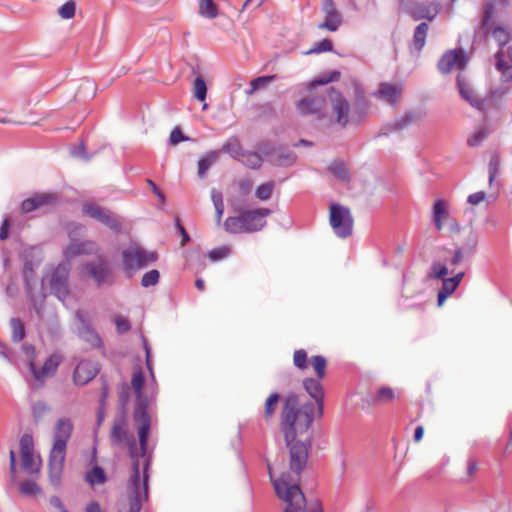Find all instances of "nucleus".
Listing matches in <instances>:
<instances>
[{
	"label": "nucleus",
	"mask_w": 512,
	"mask_h": 512,
	"mask_svg": "<svg viewBox=\"0 0 512 512\" xmlns=\"http://www.w3.org/2000/svg\"><path fill=\"white\" fill-rule=\"evenodd\" d=\"M313 422L312 402L301 404L298 394L289 392L283 400L279 426L289 449V468L295 478L290 473H282L276 478L270 463H267L269 478L276 495L286 503L284 512H306V497L299 486V480L307 466L312 448Z\"/></svg>",
	"instance_id": "1"
},
{
	"label": "nucleus",
	"mask_w": 512,
	"mask_h": 512,
	"mask_svg": "<svg viewBox=\"0 0 512 512\" xmlns=\"http://www.w3.org/2000/svg\"><path fill=\"white\" fill-rule=\"evenodd\" d=\"M151 423H149L146 434L144 438H141V425L138 428V441L139 448L137 447V443L135 438H130V442L127 443L129 457L132 460V475L130 477V481L135 486L136 482H140V461L139 458H145L143 463V489L144 494L147 496L148 493V470L151 463V455L148 452V440L150 435Z\"/></svg>",
	"instance_id": "2"
},
{
	"label": "nucleus",
	"mask_w": 512,
	"mask_h": 512,
	"mask_svg": "<svg viewBox=\"0 0 512 512\" xmlns=\"http://www.w3.org/2000/svg\"><path fill=\"white\" fill-rule=\"evenodd\" d=\"M145 384V375L141 368L134 371L131 385L135 392V407L133 412V420L136 423L141 424V438H144L149 423H151V416L148 411L149 401L146 395L143 393V387Z\"/></svg>",
	"instance_id": "3"
},
{
	"label": "nucleus",
	"mask_w": 512,
	"mask_h": 512,
	"mask_svg": "<svg viewBox=\"0 0 512 512\" xmlns=\"http://www.w3.org/2000/svg\"><path fill=\"white\" fill-rule=\"evenodd\" d=\"M258 213L253 210H243L238 216H230L224 221V229L231 234L253 233L261 230L257 222Z\"/></svg>",
	"instance_id": "4"
},
{
	"label": "nucleus",
	"mask_w": 512,
	"mask_h": 512,
	"mask_svg": "<svg viewBox=\"0 0 512 512\" xmlns=\"http://www.w3.org/2000/svg\"><path fill=\"white\" fill-rule=\"evenodd\" d=\"M330 225L340 238H347L353 232V217L350 209L338 203L330 206Z\"/></svg>",
	"instance_id": "5"
},
{
	"label": "nucleus",
	"mask_w": 512,
	"mask_h": 512,
	"mask_svg": "<svg viewBox=\"0 0 512 512\" xmlns=\"http://www.w3.org/2000/svg\"><path fill=\"white\" fill-rule=\"evenodd\" d=\"M123 265L126 271L142 269L158 260L155 251H147L141 247H130L122 252Z\"/></svg>",
	"instance_id": "6"
},
{
	"label": "nucleus",
	"mask_w": 512,
	"mask_h": 512,
	"mask_svg": "<svg viewBox=\"0 0 512 512\" xmlns=\"http://www.w3.org/2000/svg\"><path fill=\"white\" fill-rule=\"evenodd\" d=\"M70 273L69 261H63L53 270L49 285L51 293L60 301H64L69 295L68 277Z\"/></svg>",
	"instance_id": "7"
},
{
	"label": "nucleus",
	"mask_w": 512,
	"mask_h": 512,
	"mask_svg": "<svg viewBox=\"0 0 512 512\" xmlns=\"http://www.w3.org/2000/svg\"><path fill=\"white\" fill-rule=\"evenodd\" d=\"M82 212L90 218L99 221L114 232L121 231V221L108 208H104L93 203H85L82 206Z\"/></svg>",
	"instance_id": "8"
},
{
	"label": "nucleus",
	"mask_w": 512,
	"mask_h": 512,
	"mask_svg": "<svg viewBox=\"0 0 512 512\" xmlns=\"http://www.w3.org/2000/svg\"><path fill=\"white\" fill-rule=\"evenodd\" d=\"M73 432V423L68 418H60L54 427L53 446L49 454L66 456L67 442Z\"/></svg>",
	"instance_id": "9"
},
{
	"label": "nucleus",
	"mask_w": 512,
	"mask_h": 512,
	"mask_svg": "<svg viewBox=\"0 0 512 512\" xmlns=\"http://www.w3.org/2000/svg\"><path fill=\"white\" fill-rule=\"evenodd\" d=\"M328 96L337 124L345 128L350 123V103L342 92L333 87L329 88Z\"/></svg>",
	"instance_id": "10"
},
{
	"label": "nucleus",
	"mask_w": 512,
	"mask_h": 512,
	"mask_svg": "<svg viewBox=\"0 0 512 512\" xmlns=\"http://www.w3.org/2000/svg\"><path fill=\"white\" fill-rule=\"evenodd\" d=\"M399 7L415 20L427 19L432 21L438 14L436 6L417 0H400Z\"/></svg>",
	"instance_id": "11"
},
{
	"label": "nucleus",
	"mask_w": 512,
	"mask_h": 512,
	"mask_svg": "<svg viewBox=\"0 0 512 512\" xmlns=\"http://www.w3.org/2000/svg\"><path fill=\"white\" fill-rule=\"evenodd\" d=\"M478 243L477 234L472 229L464 231L463 240L459 243H454L455 252L450 258V265H457L465 258L472 256L476 250Z\"/></svg>",
	"instance_id": "12"
},
{
	"label": "nucleus",
	"mask_w": 512,
	"mask_h": 512,
	"mask_svg": "<svg viewBox=\"0 0 512 512\" xmlns=\"http://www.w3.org/2000/svg\"><path fill=\"white\" fill-rule=\"evenodd\" d=\"M321 380L319 378L307 377L303 379V388L307 392V394L314 399V417L317 415L319 418H322L324 414V400H325V392L323 385L321 384Z\"/></svg>",
	"instance_id": "13"
},
{
	"label": "nucleus",
	"mask_w": 512,
	"mask_h": 512,
	"mask_svg": "<svg viewBox=\"0 0 512 512\" xmlns=\"http://www.w3.org/2000/svg\"><path fill=\"white\" fill-rule=\"evenodd\" d=\"M83 267L95 280L98 287L104 284L111 285L113 283L111 269L104 259H98L96 262H87Z\"/></svg>",
	"instance_id": "14"
},
{
	"label": "nucleus",
	"mask_w": 512,
	"mask_h": 512,
	"mask_svg": "<svg viewBox=\"0 0 512 512\" xmlns=\"http://www.w3.org/2000/svg\"><path fill=\"white\" fill-rule=\"evenodd\" d=\"M325 104L326 100L323 96L305 97L297 102L296 109L302 116L316 115L319 119H322Z\"/></svg>",
	"instance_id": "15"
},
{
	"label": "nucleus",
	"mask_w": 512,
	"mask_h": 512,
	"mask_svg": "<svg viewBox=\"0 0 512 512\" xmlns=\"http://www.w3.org/2000/svg\"><path fill=\"white\" fill-rule=\"evenodd\" d=\"M456 86L462 99L467 101L473 108L477 109L478 111H485V100L474 96L473 89L470 86L468 78L461 72L457 75Z\"/></svg>",
	"instance_id": "16"
},
{
	"label": "nucleus",
	"mask_w": 512,
	"mask_h": 512,
	"mask_svg": "<svg viewBox=\"0 0 512 512\" xmlns=\"http://www.w3.org/2000/svg\"><path fill=\"white\" fill-rule=\"evenodd\" d=\"M425 116L426 113L422 109L410 110L407 111L403 117L395 119L393 122L387 123L384 129L386 130V133L401 131L413 124L420 123Z\"/></svg>",
	"instance_id": "17"
},
{
	"label": "nucleus",
	"mask_w": 512,
	"mask_h": 512,
	"mask_svg": "<svg viewBox=\"0 0 512 512\" xmlns=\"http://www.w3.org/2000/svg\"><path fill=\"white\" fill-rule=\"evenodd\" d=\"M60 362L61 357L59 355L53 354L45 360L41 370L37 369L33 360H29L28 367L34 379L40 383H43L45 377L53 376L57 372Z\"/></svg>",
	"instance_id": "18"
},
{
	"label": "nucleus",
	"mask_w": 512,
	"mask_h": 512,
	"mask_svg": "<svg viewBox=\"0 0 512 512\" xmlns=\"http://www.w3.org/2000/svg\"><path fill=\"white\" fill-rule=\"evenodd\" d=\"M322 11L325 13L324 21L318 25L320 29H326L331 32L338 30L342 23L341 14L338 12L333 0H323Z\"/></svg>",
	"instance_id": "19"
},
{
	"label": "nucleus",
	"mask_w": 512,
	"mask_h": 512,
	"mask_svg": "<svg viewBox=\"0 0 512 512\" xmlns=\"http://www.w3.org/2000/svg\"><path fill=\"white\" fill-rule=\"evenodd\" d=\"M448 267L440 262H434L427 274L428 278L442 281V287L438 292L437 306L441 307L448 298Z\"/></svg>",
	"instance_id": "20"
},
{
	"label": "nucleus",
	"mask_w": 512,
	"mask_h": 512,
	"mask_svg": "<svg viewBox=\"0 0 512 512\" xmlns=\"http://www.w3.org/2000/svg\"><path fill=\"white\" fill-rule=\"evenodd\" d=\"M98 373L95 363L90 360H81L76 365L73 372V381L76 385L84 386L88 384Z\"/></svg>",
	"instance_id": "21"
},
{
	"label": "nucleus",
	"mask_w": 512,
	"mask_h": 512,
	"mask_svg": "<svg viewBox=\"0 0 512 512\" xmlns=\"http://www.w3.org/2000/svg\"><path fill=\"white\" fill-rule=\"evenodd\" d=\"M76 318L81 323L79 335L94 348L103 347V341L97 331L93 328L90 320L80 311L76 312Z\"/></svg>",
	"instance_id": "22"
},
{
	"label": "nucleus",
	"mask_w": 512,
	"mask_h": 512,
	"mask_svg": "<svg viewBox=\"0 0 512 512\" xmlns=\"http://www.w3.org/2000/svg\"><path fill=\"white\" fill-rule=\"evenodd\" d=\"M57 201V196L55 194L43 193L36 194L30 198L25 199L21 203V211L23 213H30L39 209L45 205L53 204Z\"/></svg>",
	"instance_id": "23"
},
{
	"label": "nucleus",
	"mask_w": 512,
	"mask_h": 512,
	"mask_svg": "<svg viewBox=\"0 0 512 512\" xmlns=\"http://www.w3.org/2000/svg\"><path fill=\"white\" fill-rule=\"evenodd\" d=\"M65 456L49 454L48 459V473L49 480L52 486L59 488L61 485V478L64 468Z\"/></svg>",
	"instance_id": "24"
},
{
	"label": "nucleus",
	"mask_w": 512,
	"mask_h": 512,
	"mask_svg": "<svg viewBox=\"0 0 512 512\" xmlns=\"http://www.w3.org/2000/svg\"><path fill=\"white\" fill-rule=\"evenodd\" d=\"M401 91V85L382 82L374 95L380 99L386 100L391 105H395L399 101Z\"/></svg>",
	"instance_id": "25"
},
{
	"label": "nucleus",
	"mask_w": 512,
	"mask_h": 512,
	"mask_svg": "<svg viewBox=\"0 0 512 512\" xmlns=\"http://www.w3.org/2000/svg\"><path fill=\"white\" fill-rule=\"evenodd\" d=\"M429 26L426 22L418 24L414 30L412 43L410 44V53L418 57L426 44L427 31Z\"/></svg>",
	"instance_id": "26"
},
{
	"label": "nucleus",
	"mask_w": 512,
	"mask_h": 512,
	"mask_svg": "<svg viewBox=\"0 0 512 512\" xmlns=\"http://www.w3.org/2000/svg\"><path fill=\"white\" fill-rule=\"evenodd\" d=\"M401 396L400 390H395L389 386L379 387L372 397L373 405H386L399 399Z\"/></svg>",
	"instance_id": "27"
},
{
	"label": "nucleus",
	"mask_w": 512,
	"mask_h": 512,
	"mask_svg": "<svg viewBox=\"0 0 512 512\" xmlns=\"http://www.w3.org/2000/svg\"><path fill=\"white\" fill-rule=\"evenodd\" d=\"M125 423V416H121L118 421H115L110 434V439L113 445L127 444L130 442V438H134L127 430L122 426Z\"/></svg>",
	"instance_id": "28"
},
{
	"label": "nucleus",
	"mask_w": 512,
	"mask_h": 512,
	"mask_svg": "<svg viewBox=\"0 0 512 512\" xmlns=\"http://www.w3.org/2000/svg\"><path fill=\"white\" fill-rule=\"evenodd\" d=\"M96 244L93 241H71L65 249V256L72 258L78 255L91 254L95 251Z\"/></svg>",
	"instance_id": "29"
},
{
	"label": "nucleus",
	"mask_w": 512,
	"mask_h": 512,
	"mask_svg": "<svg viewBox=\"0 0 512 512\" xmlns=\"http://www.w3.org/2000/svg\"><path fill=\"white\" fill-rule=\"evenodd\" d=\"M369 107V102L365 97L363 88L361 85L357 84L355 86V104L353 109L352 121H354V116H358V121L366 115L367 109Z\"/></svg>",
	"instance_id": "30"
},
{
	"label": "nucleus",
	"mask_w": 512,
	"mask_h": 512,
	"mask_svg": "<svg viewBox=\"0 0 512 512\" xmlns=\"http://www.w3.org/2000/svg\"><path fill=\"white\" fill-rule=\"evenodd\" d=\"M296 159L297 156L291 149L278 147L274 158L271 159V162L277 166L288 167L292 166L296 162Z\"/></svg>",
	"instance_id": "31"
},
{
	"label": "nucleus",
	"mask_w": 512,
	"mask_h": 512,
	"mask_svg": "<svg viewBox=\"0 0 512 512\" xmlns=\"http://www.w3.org/2000/svg\"><path fill=\"white\" fill-rule=\"evenodd\" d=\"M498 2L502 6H507L510 4V0H489L484 4L481 26L485 34L489 32V25L492 20L494 8Z\"/></svg>",
	"instance_id": "32"
},
{
	"label": "nucleus",
	"mask_w": 512,
	"mask_h": 512,
	"mask_svg": "<svg viewBox=\"0 0 512 512\" xmlns=\"http://www.w3.org/2000/svg\"><path fill=\"white\" fill-rule=\"evenodd\" d=\"M84 479L91 487H94L96 485L104 484L107 481V475L101 466L94 465L86 471Z\"/></svg>",
	"instance_id": "33"
},
{
	"label": "nucleus",
	"mask_w": 512,
	"mask_h": 512,
	"mask_svg": "<svg viewBox=\"0 0 512 512\" xmlns=\"http://www.w3.org/2000/svg\"><path fill=\"white\" fill-rule=\"evenodd\" d=\"M22 256L24 265L34 269H37L43 260L42 251L37 247L26 248Z\"/></svg>",
	"instance_id": "34"
},
{
	"label": "nucleus",
	"mask_w": 512,
	"mask_h": 512,
	"mask_svg": "<svg viewBox=\"0 0 512 512\" xmlns=\"http://www.w3.org/2000/svg\"><path fill=\"white\" fill-rule=\"evenodd\" d=\"M219 159L218 151H208L205 155L198 160V176L203 179L212 164L216 163Z\"/></svg>",
	"instance_id": "35"
},
{
	"label": "nucleus",
	"mask_w": 512,
	"mask_h": 512,
	"mask_svg": "<svg viewBox=\"0 0 512 512\" xmlns=\"http://www.w3.org/2000/svg\"><path fill=\"white\" fill-rule=\"evenodd\" d=\"M328 170L340 181L349 182L351 179L349 170L342 160H333L328 166Z\"/></svg>",
	"instance_id": "36"
},
{
	"label": "nucleus",
	"mask_w": 512,
	"mask_h": 512,
	"mask_svg": "<svg viewBox=\"0 0 512 512\" xmlns=\"http://www.w3.org/2000/svg\"><path fill=\"white\" fill-rule=\"evenodd\" d=\"M468 61L467 53L462 48L450 49V69H464Z\"/></svg>",
	"instance_id": "37"
},
{
	"label": "nucleus",
	"mask_w": 512,
	"mask_h": 512,
	"mask_svg": "<svg viewBox=\"0 0 512 512\" xmlns=\"http://www.w3.org/2000/svg\"><path fill=\"white\" fill-rule=\"evenodd\" d=\"M222 151L237 159L244 154L243 147L237 137H231L222 146Z\"/></svg>",
	"instance_id": "38"
},
{
	"label": "nucleus",
	"mask_w": 512,
	"mask_h": 512,
	"mask_svg": "<svg viewBox=\"0 0 512 512\" xmlns=\"http://www.w3.org/2000/svg\"><path fill=\"white\" fill-rule=\"evenodd\" d=\"M199 14L207 19L218 16V7L213 0H199Z\"/></svg>",
	"instance_id": "39"
},
{
	"label": "nucleus",
	"mask_w": 512,
	"mask_h": 512,
	"mask_svg": "<svg viewBox=\"0 0 512 512\" xmlns=\"http://www.w3.org/2000/svg\"><path fill=\"white\" fill-rule=\"evenodd\" d=\"M507 57L509 59L510 64H508L504 59V51L498 50V52L495 54L496 69L504 73L507 71H511L510 76L512 78V45L507 49Z\"/></svg>",
	"instance_id": "40"
},
{
	"label": "nucleus",
	"mask_w": 512,
	"mask_h": 512,
	"mask_svg": "<svg viewBox=\"0 0 512 512\" xmlns=\"http://www.w3.org/2000/svg\"><path fill=\"white\" fill-rule=\"evenodd\" d=\"M241 156L244 158L243 164L250 169L258 170L263 164V159L258 152L244 151Z\"/></svg>",
	"instance_id": "41"
},
{
	"label": "nucleus",
	"mask_w": 512,
	"mask_h": 512,
	"mask_svg": "<svg viewBox=\"0 0 512 512\" xmlns=\"http://www.w3.org/2000/svg\"><path fill=\"white\" fill-rule=\"evenodd\" d=\"M10 327L12 330L11 339L14 343L22 341L26 335L25 327L19 318L13 317L10 319Z\"/></svg>",
	"instance_id": "42"
},
{
	"label": "nucleus",
	"mask_w": 512,
	"mask_h": 512,
	"mask_svg": "<svg viewBox=\"0 0 512 512\" xmlns=\"http://www.w3.org/2000/svg\"><path fill=\"white\" fill-rule=\"evenodd\" d=\"M35 270L34 268L23 266L22 275L26 294L35 292Z\"/></svg>",
	"instance_id": "43"
},
{
	"label": "nucleus",
	"mask_w": 512,
	"mask_h": 512,
	"mask_svg": "<svg viewBox=\"0 0 512 512\" xmlns=\"http://www.w3.org/2000/svg\"><path fill=\"white\" fill-rule=\"evenodd\" d=\"M447 214L445 203L441 199H437L433 205V221L437 230L442 229V217Z\"/></svg>",
	"instance_id": "44"
},
{
	"label": "nucleus",
	"mask_w": 512,
	"mask_h": 512,
	"mask_svg": "<svg viewBox=\"0 0 512 512\" xmlns=\"http://www.w3.org/2000/svg\"><path fill=\"white\" fill-rule=\"evenodd\" d=\"M310 362L316 373V378L324 379L327 366L326 358L322 355H315L311 358Z\"/></svg>",
	"instance_id": "45"
},
{
	"label": "nucleus",
	"mask_w": 512,
	"mask_h": 512,
	"mask_svg": "<svg viewBox=\"0 0 512 512\" xmlns=\"http://www.w3.org/2000/svg\"><path fill=\"white\" fill-rule=\"evenodd\" d=\"M492 36L499 46V50H503V47L510 41L511 35L507 29L502 26H496L492 31Z\"/></svg>",
	"instance_id": "46"
},
{
	"label": "nucleus",
	"mask_w": 512,
	"mask_h": 512,
	"mask_svg": "<svg viewBox=\"0 0 512 512\" xmlns=\"http://www.w3.org/2000/svg\"><path fill=\"white\" fill-rule=\"evenodd\" d=\"M139 486H140V482H136L135 486L132 484L131 481L129 482L128 489L132 493V499H131L130 505H129V512H140V510H141Z\"/></svg>",
	"instance_id": "47"
},
{
	"label": "nucleus",
	"mask_w": 512,
	"mask_h": 512,
	"mask_svg": "<svg viewBox=\"0 0 512 512\" xmlns=\"http://www.w3.org/2000/svg\"><path fill=\"white\" fill-rule=\"evenodd\" d=\"M22 468L29 474L39 473L41 462L36 463L33 454L21 455Z\"/></svg>",
	"instance_id": "48"
},
{
	"label": "nucleus",
	"mask_w": 512,
	"mask_h": 512,
	"mask_svg": "<svg viewBox=\"0 0 512 512\" xmlns=\"http://www.w3.org/2000/svg\"><path fill=\"white\" fill-rule=\"evenodd\" d=\"M19 490L26 496H35L41 493V488L34 480H24L19 484Z\"/></svg>",
	"instance_id": "49"
},
{
	"label": "nucleus",
	"mask_w": 512,
	"mask_h": 512,
	"mask_svg": "<svg viewBox=\"0 0 512 512\" xmlns=\"http://www.w3.org/2000/svg\"><path fill=\"white\" fill-rule=\"evenodd\" d=\"M194 96L201 102L207 97V85L205 79L201 75H198L194 80Z\"/></svg>",
	"instance_id": "50"
},
{
	"label": "nucleus",
	"mask_w": 512,
	"mask_h": 512,
	"mask_svg": "<svg viewBox=\"0 0 512 512\" xmlns=\"http://www.w3.org/2000/svg\"><path fill=\"white\" fill-rule=\"evenodd\" d=\"M500 158L497 154H493L488 163V182L492 186L495 178L497 177L500 170Z\"/></svg>",
	"instance_id": "51"
},
{
	"label": "nucleus",
	"mask_w": 512,
	"mask_h": 512,
	"mask_svg": "<svg viewBox=\"0 0 512 512\" xmlns=\"http://www.w3.org/2000/svg\"><path fill=\"white\" fill-rule=\"evenodd\" d=\"M280 400V394L273 392L265 401L264 413L266 418H270L276 411L278 402Z\"/></svg>",
	"instance_id": "52"
},
{
	"label": "nucleus",
	"mask_w": 512,
	"mask_h": 512,
	"mask_svg": "<svg viewBox=\"0 0 512 512\" xmlns=\"http://www.w3.org/2000/svg\"><path fill=\"white\" fill-rule=\"evenodd\" d=\"M212 202L215 208L216 213V221L219 223L221 221L222 215L224 213V203H223V196L222 193L219 191H216L215 189L212 190Z\"/></svg>",
	"instance_id": "53"
},
{
	"label": "nucleus",
	"mask_w": 512,
	"mask_h": 512,
	"mask_svg": "<svg viewBox=\"0 0 512 512\" xmlns=\"http://www.w3.org/2000/svg\"><path fill=\"white\" fill-rule=\"evenodd\" d=\"M445 462H442L440 465L430 469L425 474V477L434 482L445 480Z\"/></svg>",
	"instance_id": "54"
},
{
	"label": "nucleus",
	"mask_w": 512,
	"mask_h": 512,
	"mask_svg": "<svg viewBox=\"0 0 512 512\" xmlns=\"http://www.w3.org/2000/svg\"><path fill=\"white\" fill-rule=\"evenodd\" d=\"M21 455L33 454L34 440L32 435L23 434L19 441Z\"/></svg>",
	"instance_id": "55"
},
{
	"label": "nucleus",
	"mask_w": 512,
	"mask_h": 512,
	"mask_svg": "<svg viewBox=\"0 0 512 512\" xmlns=\"http://www.w3.org/2000/svg\"><path fill=\"white\" fill-rule=\"evenodd\" d=\"M230 253H231V249L228 246L224 245V246H220V247L210 250L208 252V258L212 262H217V261L223 260L226 257H228L230 255Z\"/></svg>",
	"instance_id": "56"
},
{
	"label": "nucleus",
	"mask_w": 512,
	"mask_h": 512,
	"mask_svg": "<svg viewBox=\"0 0 512 512\" xmlns=\"http://www.w3.org/2000/svg\"><path fill=\"white\" fill-rule=\"evenodd\" d=\"M159 279L160 272L157 269H152L143 275L141 285L145 288L155 286L159 282Z\"/></svg>",
	"instance_id": "57"
},
{
	"label": "nucleus",
	"mask_w": 512,
	"mask_h": 512,
	"mask_svg": "<svg viewBox=\"0 0 512 512\" xmlns=\"http://www.w3.org/2000/svg\"><path fill=\"white\" fill-rule=\"evenodd\" d=\"M75 11L76 3L73 0H68L58 9V14L63 19H71L74 17Z\"/></svg>",
	"instance_id": "58"
},
{
	"label": "nucleus",
	"mask_w": 512,
	"mask_h": 512,
	"mask_svg": "<svg viewBox=\"0 0 512 512\" xmlns=\"http://www.w3.org/2000/svg\"><path fill=\"white\" fill-rule=\"evenodd\" d=\"M307 352L304 349H299L294 352L293 355V364L296 368L300 370H305L308 368L307 361Z\"/></svg>",
	"instance_id": "59"
},
{
	"label": "nucleus",
	"mask_w": 512,
	"mask_h": 512,
	"mask_svg": "<svg viewBox=\"0 0 512 512\" xmlns=\"http://www.w3.org/2000/svg\"><path fill=\"white\" fill-rule=\"evenodd\" d=\"M333 50V42L330 39H322L312 49L306 52V54H319L323 52H331Z\"/></svg>",
	"instance_id": "60"
},
{
	"label": "nucleus",
	"mask_w": 512,
	"mask_h": 512,
	"mask_svg": "<svg viewBox=\"0 0 512 512\" xmlns=\"http://www.w3.org/2000/svg\"><path fill=\"white\" fill-rule=\"evenodd\" d=\"M49 410V406L44 401H36L32 405V416L38 422Z\"/></svg>",
	"instance_id": "61"
},
{
	"label": "nucleus",
	"mask_w": 512,
	"mask_h": 512,
	"mask_svg": "<svg viewBox=\"0 0 512 512\" xmlns=\"http://www.w3.org/2000/svg\"><path fill=\"white\" fill-rule=\"evenodd\" d=\"M130 399V389L129 387L124 384L121 388V390L118 392V402H119V408L122 412V416L125 415L126 412V406Z\"/></svg>",
	"instance_id": "62"
},
{
	"label": "nucleus",
	"mask_w": 512,
	"mask_h": 512,
	"mask_svg": "<svg viewBox=\"0 0 512 512\" xmlns=\"http://www.w3.org/2000/svg\"><path fill=\"white\" fill-rule=\"evenodd\" d=\"M487 136L488 131L486 129H478L467 139V144L471 147L478 146Z\"/></svg>",
	"instance_id": "63"
},
{
	"label": "nucleus",
	"mask_w": 512,
	"mask_h": 512,
	"mask_svg": "<svg viewBox=\"0 0 512 512\" xmlns=\"http://www.w3.org/2000/svg\"><path fill=\"white\" fill-rule=\"evenodd\" d=\"M272 190H273L272 182L264 183V184L259 185L256 188L255 195L260 200H267L270 198Z\"/></svg>",
	"instance_id": "64"
}]
</instances>
